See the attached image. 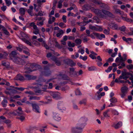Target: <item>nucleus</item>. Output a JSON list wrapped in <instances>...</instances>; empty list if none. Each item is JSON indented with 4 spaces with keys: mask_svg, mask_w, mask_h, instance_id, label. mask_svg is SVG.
<instances>
[{
    "mask_svg": "<svg viewBox=\"0 0 133 133\" xmlns=\"http://www.w3.org/2000/svg\"><path fill=\"white\" fill-rule=\"evenodd\" d=\"M94 12L97 16L99 18H103L105 17L104 15L113 18L115 17V16L111 13L105 10L102 9L101 10L98 9H95L94 10Z\"/></svg>",
    "mask_w": 133,
    "mask_h": 133,
    "instance_id": "f257e3e1",
    "label": "nucleus"
},
{
    "mask_svg": "<svg viewBox=\"0 0 133 133\" xmlns=\"http://www.w3.org/2000/svg\"><path fill=\"white\" fill-rule=\"evenodd\" d=\"M35 67L40 69L41 68V66L36 63H31L28 62L25 65L24 69L26 70H29L30 69H33Z\"/></svg>",
    "mask_w": 133,
    "mask_h": 133,
    "instance_id": "f03ea898",
    "label": "nucleus"
},
{
    "mask_svg": "<svg viewBox=\"0 0 133 133\" xmlns=\"http://www.w3.org/2000/svg\"><path fill=\"white\" fill-rule=\"evenodd\" d=\"M12 59L14 63L20 65H23L25 63V61L20 58H14Z\"/></svg>",
    "mask_w": 133,
    "mask_h": 133,
    "instance_id": "7ed1b4c3",
    "label": "nucleus"
},
{
    "mask_svg": "<svg viewBox=\"0 0 133 133\" xmlns=\"http://www.w3.org/2000/svg\"><path fill=\"white\" fill-rule=\"evenodd\" d=\"M63 61L64 64L71 67L75 66L76 65V63L74 62L71 59H66L63 60Z\"/></svg>",
    "mask_w": 133,
    "mask_h": 133,
    "instance_id": "20e7f679",
    "label": "nucleus"
},
{
    "mask_svg": "<svg viewBox=\"0 0 133 133\" xmlns=\"http://www.w3.org/2000/svg\"><path fill=\"white\" fill-rule=\"evenodd\" d=\"M50 93L51 95L54 98H57V99H60L61 98L60 96V94L58 92L53 91H50Z\"/></svg>",
    "mask_w": 133,
    "mask_h": 133,
    "instance_id": "39448f33",
    "label": "nucleus"
},
{
    "mask_svg": "<svg viewBox=\"0 0 133 133\" xmlns=\"http://www.w3.org/2000/svg\"><path fill=\"white\" fill-rule=\"evenodd\" d=\"M24 76L25 80L28 81L36 79L37 77L36 76L31 75L29 74H25Z\"/></svg>",
    "mask_w": 133,
    "mask_h": 133,
    "instance_id": "423d86ee",
    "label": "nucleus"
},
{
    "mask_svg": "<svg viewBox=\"0 0 133 133\" xmlns=\"http://www.w3.org/2000/svg\"><path fill=\"white\" fill-rule=\"evenodd\" d=\"M42 73L45 76H48L50 75L51 71L49 68L47 66H45L44 68V71L42 72Z\"/></svg>",
    "mask_w": 133,
    "mask_h": 133,
    "instance_id": "0eeeda50",
    "label": "nucleus"
},
{
    "mask_svg": "<svg viewBox=\"0 0 133 133\" xmlns=\"http://www.w3.org/2000/svg\"><path fill=\"white\" fill-rule=\"evenodd\" d=\"M83 128L81 127H76L72 129V131L73 133H81Z\"/></svg>",
    "mask_w": 133,
    "mask_h": 133,
    "instance_id": "6e6552de",
    "label": "nucleus"
},
{
    "mask_svg": "<svg viewBox=\"0 0 133 133\" xmlns=\"http://www.w3.org/2000/svg\"><path fill=\"white\" fill-rule=\"evenodd\" d=\"M32 107L33 110L35 112L37 113H39V107L38 105L36 103H34L32 104Z\"/></svg>",
    "mask_w": 133,
    "mask_h": 133,
    "instance_id": "1a4fd4ad",
    "label": "nucleus"
},
{
    "mask_svg": "<svg viewBox=\"0 0 133 133\" xmlns=\"http://www.w3.org/2000/svg\"><path fill=\"white\" fill-rule=\"evenodd\" d=\"M15 79L17 80L23 81L25 80V78L21 74H17L15 78Z\"/></svg>",
    "mask_w": 133,
    "mask_h": 133,
    "instance_id": "9d476101",
    "label": "nucleus"
},
{
    "mask_svg": "<svg viewBox=\"0 0 133 133\" xmlns=\"http://www.w3.org/2000/svg\"><path fill=\"white\" fill-rule=\"evenodd\" d=\"M109 27L112 29L117 30L118 28V26L117 24L113 23H110L108 25Z\"/></svg>",
    "mask_w": 133,
    "mask_h": 133,
    "instance_id": "9b49d317",
    "label": "nucleus"
},
{
    "mask_svg": "<svg viewBox=\"0 0 133 133\" xmlns=\"http://www.w3.org/2000/svg\"><path fill=\"white\" fill-rule=\"evenodd\" d=\"M52 59L55 62L56 65L58 66H59L61 65V63L60 61L57 60V58L55 57H54L52 58Z\"/></svg>",
    "mask_w": 133,
    "mask_h": 133,
    "instance_id": "f8f14e48",
    "label": "nucleus"
},
{
    "mask_svg": "<svg viewBox=\"0 0 133 133\" xmlns=\"http://www.w3.org/2000/svg\"><path fill=\"white\" fill-rule=\"evenodd\" d=\"M100 4V6L101 8L106 10H109L110 7L107 5L102 3H101Z\"/></svg>",
    "mask_w": 133,
    "mask_h": 133,
    "instance_id": "ddd939ff",
    "label": "nucleus"
},
{
    "mask_svg": "<svg viewBox=\"0 0 133 133\" xmlns=\"http://www.w3.org/2000/svg\"><path fill=\"white\" fill-rule=\"evenodd\" d=\"M8 102V101L5 98L2 101L1 103V104L2 105L3 107H6Z\"/></svg>",
    "mask_w": 133,
    "mask_h": 133,
    "instance_id": "4468645a",
    "label": "nucleus"
},
{
    "mask_svg": "<svg viewBox=\"0 0 133 133\" xmlns=\"http://www.w3.org/2000/svg\"><path fill=\"white\" fill-rule=\"evenodd\" d=\"M9 55L11 57H13V58H16V57L17 55V53L15 51H12L10 54Z\"/></svg>",
    "mask_w": 133,
    "mask_h": 133,
    "instance_id": "2eb2a0df",
    "label": "nucleus"
},
{
    "mask_svg": "<svg viewBox=\"0 0 133 133\" xmlns=\"http://www.w3.org/2000/svg\"><path fill=\"white\" fill-rule=\"evenodd\" d=\"M6 89L7 90H9L10 91V93L11 94H15L17 93V91L15 89H12L10 88H6Z\"/></svg>",
    "mask_w": 133,
    "mask_h": 133,
    "instance_id": "dca6fc26",
    "label": "nucleus"
},
{
    "mask_svg": "<svg viewBox=\"0 0 133 133\" xmlns=\"http://www.w3.org/2000/svg\"><path fill=\"white\" fill-rule=\"evenodd\" d=\"M19 13L21 16H23L25 14V10L24 8H21L19 9Z\"/></svg>",
    "mask_w": 133,
    "mask_h": 133,
    "instance_id": "f3484780",
    "label": "nucleus"
},
{
    "mask_svg": "<svg viewBox=\"0 0 133 133\" xmlns=\"http://www.w3.org/2000/svg\"><path fill=\"white\" fill-rule=\"evenodd\" d=\"M28 97H30L29 99L30 100H39L40 99V98L39 97H37L36 96H29Z\"/></svg>",
    "mask_w": 133,
    "mask_h": 133,
    "instance_id": "a211bd4d",
    "label": "nucleus"
},
{
    "mask_svg": "<svg viewBox=\"0 0 133 133\" xmlns=\"http://www.w3.org/2000/svg\"><path fill=\"white\" fill-rule=\"evenodd\" d=\"M128 89V88L126 86H125L122 87L121 88V90L122 92L127 93V92Z\"/></svg>",
    "mask_w": 133,
    "mask_h": 133,
    "instance_id": "6ab92c4d",
    "label": "nucleus"
},
{
    "mask_svg": "<svg viewBox=\"0 0 133 133\" xmlns=\"http://www.w3.org/2000/svg\"><path fill=\"white\" fill-rule=\"evenodd\" d=\"M58 108L61 110H65V108L64 107V105L62 104H59L58 105Z\"/></svg>",
    "mask_w": 133,
    "mask_h": 133,
    "instance_id": "aec40b11",
    "label": "nucleus"
},
{
    "mask_svg": "<svg viewBox=\"0 0 133 133\" xmlns=\"http://www.w3.org/2000/svg\"><path fill=\"white\" fill-rule=\"evenodd\" d=\"M62 78L64 80H70L69 78L65 74H63L61 75Z\"/></svg>",
    "mask_w": 133,
    "mask_h": 133,
    "instance_id": "412c9836",
    "label": "nucleus"
},
{
    "mask_svg": "<svg viewBox=\"0 0 133 133\" xmlns=\"http://www.w3.org/2000/svg\"><path fill=\"white\" fill-rule=\"evenodd\" d=\"M122 125V122H119L115 125L114 127L115 129H117L121 127Z\"/></svg>",
    "mask_w": 133,
    "mask_h": 133,
    "instance_id": "4be33fe9",
    "label": "nucleus"
},
{
    "mask_svg": "<svg viewBox=\"0 0 133 133\" xmlns=\"http://www.w3.org/2000/svg\"><path fill=\"white\" fill-rule=\"evenodd\" d=\"M54 118L55 120L58 121H59L61 119V118L57 114H56L54 117Z\"/></svg>",
    "mask_w": 133,
    "mask_h": 133,
    "instance_id": "5701e85b",
    "label": "nucleus"
},
{
    "mask_svg": "<svg viewBox=\"0 0 133 133\" xmlns=\"http://www.w3.org/2000/svg\"><path fill=\"white\" fill-rule=\"evenodd\" d=\"M110 29L109 27H108L107 29H104L103 31V32L106 35H108L110 33Z\"/></svg>",
    "mask_w": 133,
    "mask_h": 133,
    "instance_id": "b1692460",
    "label": "nucleus"
},
{
    "mask_svg": "<svg viewBox=\"0 0 133 133\" xmlns=\"http://www.w3.org/2000/svg\"><path fill=\"white\" fill-rule=\"evenodd\" d=\"M110 101L112 103H115L117 102V99L115 97L111 98L110 100Z\"/></svg>",
    "mask_w": 133,
    "mask_h": 133,
    "instance_id": "393cba45",
    "label": "nucleus"
},
{
    "mask_svg": "<svg viewBox=\"0 0 133 133\" xmlns=\"http://www.w3.org/2000/svg\"><path fill=\"white\" fill-rule=\"evenodd\" d=\"M2 65L6 68H8L9 66V64H7L6 62L4 61H2Z\"/></svg>",
    "mask_w": 133,
    "mask_h": 133,
    "instance_id": "a878e982",
    "label": "nucleus"
},
{
    "mask_svg": "<svg viewBox=\"0 0 133 133\" xmlns=\"http://www.w3.org/2000/svg\"><path fill=\"white\" fill-rule=\"evenodd\" d=\"M75 42L77 44L79 45L81 43L82 41L80 39L77 38L75 40Z\"/></svg>",
    "mask_w": 133,
    "mask_h": 133,
    "instance_id": "bb28decb",
    "label": "nucleus"
},
{
    "mask_svg": "<svg viewBox=\"0 0 133 133\" xmlns=\"http://www.w3.org/2000/svg\"><path fill=\"white\" fill-rule=\"evenodd\" d=\"M55 42L56 44L55 45V46L56 47H57L58 49H61L63 47L62 46V45H60L59 44L57 41H55Z\"/></svg>",
    "mask_w": 133,
    "mask_h": 133,
    "instance_id": "cd10ccee",
    "label": "nucleus"
},
{
    "mask_svg": "<svg viewBox=\"0 0 133 133\" xmlns=\"http://www.w3.org/2000/svg\"><path fill=\"white\" fill-rule=\"evenodd\" d=\"M3 29H2V30L3 31L4 34L6 35H10L9 32L5 28V27H3Z\"/></svg>",
    "mask_w": 133,
    "mask_h": 133,
    "instance_id": "c85d7f7f",
    "label": "nucleus"
},
{
    "mask_svg": "<svg viewBox=\"0 0 133 133\" xmlns=\"http://www.w3.org/2000/svg\"><path fill=\"white\" fill-rule=\"evenodd\" d=\"M69 73L70 75L71 76H74L75 75H77V72H76V71L73 72H70Z\"/></svg>",
    "mask_w": 133,
    "mask_h": 133,
    "instance_id": "c756f323",
    "label": "nucleus"
},
{
    "mask_svg": "<svg viewBox=\"0 0 133 133\" xmlns=\"http://www.w3.org/2000/svg\"><path fill=\"white\" fill-rule=\"evenodd\" d=\"M122 75L123 76H127L128 75H131V74L129 72H124L123 71H121Z\"/></svg>",
    "mask_w": 133,
    "mask_h": 133,
    "instance_id": "7c9ffc66",
    "label": "nucleus"
},
{
    "mask_svg": "<svg viewBox=\"0 0 133 133\" xmlns=\"http://www.w3.org/2000/svg\"><path fill=\"white\" fill-rule=\"evenodd\" d=\"M20 34L21 36L23 37L27 38L28 37V35L25 34L23 32H21Z\"/></svg>",
    "mask_w": 133,
    "mask_h": 133,
    "instance_id": "2f4dec72",
    "label": "nucleus"
},
{
    "mask_svg": "<svg viewBox=\"0 0 133 133\" xmlns=\"http://www.w3.org/2000/svg\"><path fill=\"white\" fill-rule=\"evenodd\" d=\"M17 113V115L20 116L21 115H22L23 114V111H20L18 110H15Z\"/></svg>",
    "mask_w": 133,
    "mask_h": 133,
    "instance_id": "473e14b6",
    "label": "nucleus"
},
{
    "mask_svg": "<svg viewBox=\"0 0 133 133\" xmlns=\"http://www.w3.org/2000/svg\"><path fill=\"white\" fill-rule=\"evenodd\" d=\"M112 66H110L107 69L105 70V72H110L112 69Z\"/></svg>",
    "mask_w": 133,
    "mask_h": 133,
    "instance_id": "72a5a7b5",
    "label": "nucleus"
},
{
    "mask_svg": "<svg viewBox=\"0 0 133 133\" xmlns=\"http://www.w3.org/2000/svg\"><path fill=\"white\" fill-rule=\"evenodd\" d=\"M79 58L82 59L84 61H85L87 59V56H84V57H83L82 56H80Z\"/></svg>",
    "mask_w": 133,
    "mask_h": 133,
    "instance_id": "f704fd0d",
    "label": "nucleus"
},
{
    "mask_svg": "<svg viewBox=\"0 0 133 133\" xmlns=\"http://www.w3.org/2000/svg\"><path fill=\"white\" fill-rule=\"evenodd\" d=\"M68 45L69 47H74L75 46V44L74 43H71L70 41L68 42Z\"/></svg>",
    "mask_w": 133,
    "mask_h": 133,
    "instance_id": "c9c22d12",
    "label": "nucleus"
},
{
    "mask_svg": "<svg viewBox=\"0 0 133 133\" xmlns=\"http://www.w3.org/2000/svg\"><path fill=\"white\" fill-rule=\"evenodd\" d=\"M72 6L73 7H71L69 8H67V10H73L74 9V8H75V7H76L75 5L74 4H72Z\"/></svg>",
    "mask_w": 133,
    "mask_h": 133,
    "instance_id": "e433bc0d",
    "label": "nucleus"
},
{
    "mask_svg": "<svg viewBox=\"0 0 133 133\" xmlns=\"http://www.w3.org/2000/svg\"><path fill=\"white\" fill-rule=\"evenodd\" d=\"M126 67L129 70L133 68V65L130 64L129 65H127L126 66Z\"/></svg>",
    "mask_w": 133,
    "mask_h": 133,
    "instance_id": "4c0bfd02",
    "label": "nucleus"
},
{
    "mask_svg": "<svg viewBox=\"0 0 133 133\" xmlns=\"http://www.w3.org/2000/svg\"><path fill=\"white\" fill-rule=\"evenodd\" d=\"M76 94L77 95H81L82 94L78 89H77L76 91Z\"/></svg>",
    "mask_w": 133,
    "mask_h": 133,
    "instance_id": "58836bf2",
    "label": "nucleus"
},
{
    "mask_svg": "<svg viewBox=\"0 0 133 133\" xmlns=\"http://www.w3.org/2000/svg\"><path fill=\"white\" fill-rule=\"evenodd\" d=\"M15 89L17 90H18L21 91H23L25 89V88H23L22 87L18 88L17 87H15Z\"/></svg>",
    "mask_w": 133,
    "mask_h": 133,
    "instance_id": "ea45409f",
    "label": "nucleus"
},
{
    "mask_svg": "<svg viewBox=\"0 0 133 133\" xmlns=\"http://www.w3.org/2000/svg\"><path fill=\"white\" fill-rule=\"evenodd\" d=\"M93 34H94L99 39H102V38H101L100 37V35L99 34L96 33H93Z\"/></svg>",
    "mask_w": 133,
    "mask_h": 133,
    "instance_id": "a19ab883",
    "label": "nucleus"
},
{
    "mask_svg": "<svg viewBox=\"0 0 133 133\" xmlns=\"http://www.w3.org/2000/svg\"><path fill=\"white\" fill-rule=\"evenodd\" d=\"M125 27L124 26H123L121 27H120L119 28V29L120 30L122 31H124L125 30Z\"/></svg>",
    "mask_w": 133,
    "mask_h": 133,
    "instance_id": "79ce46f5",
    "label": "nucleus"
},
{
    "mask_svg": "<svg viewBox=\"0 0 133 133\" xmlns=\"http://www.w3.org/2000/svg\"><path fill=\"white\" fill-rule=\"evenodd\" d=\"M96 68L94 66L89 67L88 68V70L89 71H93L96 70Z\"/></svg>",
    "mask_w": 133,
    "mask_h": 133,
    "instance_id": "37998d69",
    "label": "nucleus"
},
{
    "mask_svg": "<svg viewBox=\"0 0 133 133\" xmlns=\"http://www.w3.org/2000/svg\"><path fill=\"white\" fill-rule=\"evenodd\" d=\"M17 118L20 119L22 121L24 120L25 118L24 116H21L20 117H17Z\"/></svg>",
    "mask_w": 133,
    "mask_h": 133,
    "instance_id": "c03bdc74",
    "label": "nucleus"
},
{
    "mask_svg": "<svg viewBox=\"0 0 133 133\" xmlns=\"http://www.w3.org/2000/svg\"><path fill=\"white\" fill-rule=\"evenodd\" d=\"M25 93L26 94H28L30 95H34L35 94L33 92L31 91H25Z\"/></svg>",
    "mask_w": 133,
    "mask_h": 133,
    "instance_id": "a18cd8bd",
    "label": "nucleus"
},
{
    "mask_svg": "<svg viewBox=\"0 0 133 133\" xmlns=\"http://www.w3.org/2000/svg\"><path fill=\"white\" fill-rule=\"evenodd\" d=\"M5 3L6 4H7V5L9 6V5L11 4V2L10 1V0H5Z\"/></svg>",
    "mask_w": 133,
    "mask_h": 133,
    "instance_id": "49530a36",
    "label": "nucleus"
},
{
    "mask_svg": "<svg viewBox=\"0 0 133 133\" xmlns=\"http://www.w3.org/2000/svg\"><path fill=\"white\" fill-rule=\"evenodd\" d=\"M66 16L64 15H63L62 16V19L63 21L65 23L66 22Z\"/></svg>",
    "mask_w": 133,
    "mask_h": 133,
    "instance_id": "de8ad7c7",
    "label": "nucleus"
},
{
    "mask_svg": "<svg viewBox=\"0 0 133 133\" xmlns=\"http://www.w3.org/2000/svg\"><path fill=\"white\" fill-rule=\"evenodd\" d=\"M115 11L116 13H119L120 15L121 14V10L115 8Z\"/></svg>",
    "mask_w": 133,
    "mask_h": 133,
    "instance_id": "09e8293b",
    "label": "nucleus"
},
{
    "mask_svg": "<svg viewBox=\"0 0 133 133\" xmlns=\"http://www.w3.org/2000/svg\"><path fill=\"white\" fill-rule=\"evenodd\" d=\"M23 47H22V46H20L19 47H17V50L21 52V51H22V50L23 49Z\"/></svg>",
    "mask_w": 133,
    "mask_h": 133,
    "instance_id": "8fccbe9b",
    "label": "nucleus"
},
{
    "mask_svg": "<svg viewBox=\"0 0 133 133\" xmlns=\"http://www.w3.org/2000/svg\"><path fill=\"white\" fill-rule=\"evenodd\" d=\"M27 12L31 16H32L33 15L32 11L31 10H30V9H28L27 10Z\"/></svg>",
    "mask_w": 133,
    "mask_h": 133,
    "instance_id": "3c124183",
    "label": "nucleus"
},
{
    "mask_svg": "<svg viewBox=\"0 0 133 133\" xmlns=\"http://www.w3.org/2000/svg\"><path fill=\"white\" fill-rule=\"evenodd\" d=\"M47 86L46 85H42V89L44 91H45L47 89Z\"/></svg>",
    "mask_w": 133,
    "mask_h": 133,
    "instance_id": "603ef678",
    "label": "nucleus"
},
{
    "mask_svg": "<svg viewBox=\"0 0 133 133\" xmlns=\"http://www.w3.org/2000/svg\"><path fill=\"white\" fill-rule=\"evenodd\" d=\"M89 57L92 59H96V57L94 55L92 54H90L89 55Z\"/></svg>",
    "mask_w": 133,
    "mask_h": 133,
    "instance_id": "864d4df0",
    "label": "nucleus"
},
{
    "mask_svg": "<svg viewBox=\"0 0 133 133\" xmlns=\"http://www.w3.org/2000/svg\"><path fill=\"white\" fill-rule=\"evenodd\" d=\"M82 18H83L84 23H86V22L88 20V18L87 17H82Z\"/></svg>",
    "mask_w": 133,
    "mask_h": 133,
    "instance_id": "5fc2aeb1",
    "label": "nucleus"
},
{
    "mask_svg": "<svg viewBox=\"0 0 133 133\" xmlns=\"http://www.w3.org/2000/svg\"><path fill=\"white\" fill-rule=\"evenodd\" d=\"M7 8L6 6L5 5H4L1 7V10L3 11H5Z\"/></svg>",
    "mask_w": 133,
    "mask_h": 133,
    "instance_id": "6e6d98bb",
    "label": "nucleus"
},
{
    "mask_svg": "<svg viewBox=\"0 0 133 133\" xmlns=\"http://www.w3.org/2000/svg\"><path fill=\"white\" fill-rule=\"evenodd\" d=\"M79 103L80 104H83L85 105L86 104L85 101L84 100H83L80 101L79 102Z\"/></svg>",
    "mask_w": 133,
    "mask_h": 133,
    "instance_id": "4d7b16f0",
    "label": "nucleus"
},
{
    "mask_svg": "<svg viewBox=\"0 0 133 133\" xmlns=\"http://www.w3.org/2000/svg\"><path fill=\"white\" fill-rule=\"evenodd\" d=\"M83 72L82 70H80L78 72H77V75H81L83 74Z\"/></svg>",
    "mask_w": 133,
    "mask_h": 133,
    "instance_id": "13d9d810",
    "label": "nucleus"
},
{
    "mask_svg": "<svg viewBox=\"0 0 133 133\" xmlns=\"http://www.w3.org/2000/svg\"><path fill=\"white\" fill-rule=\"evenodd\" d=\"M23 52L24 53L28 55V56H30V53L28 51L24 50L23 51Z\"/></svg>",
    "mask_w": 133,
    "mask_h": 133,
    "instance_id": "bf43d9fd",
    "label": "nucleus"
},
{
    "mask_svg": "<svg viewBox=\"0 0 133 133\" xmlns=\"http://www.w3.org/2000/svg\"><path fill=\"white\" fill-rule=\"evenodd\" d=\"M93 2L96 4H100L101 3V2H99L97 0H94L93 1Z\"/></svg>",
    "mask_w": 133,
    "mask_h": 133,
    "instance_id": "052dcab7",
    "label": "nucleus"
},
{
    "mask_svg": "<svg viewBox=\"0 0 133 133\" xmlns=\"http://www.w3.org/2000/svg\"><path fill=\"white\" fill-rule=\"evenodd\" d=\"M95 26H92L91 25H90L89 26V28L90 29L94 30H95Z\"/></svg>",
    "mask_w": 133,
    "mask_h": 133,
    "instance_id": "680f3d73",
    "label": "nucleus"
},
{
    "mask_svg": "<svg viewBox=\"0 0 133 133\" xmlns=\"http://www.w3.org/2000/svg\"><path fill=\"white\" fill-rule=\"evenodd\" d=\"M127 94V93H125L124 92H121V97L122 98H123L125 96H126V94Z\"/></svg>",
    "mask_w": 133,
    "mask_h": 133,
    "instance_id": "e2e57ef3",
    "label": "nucleus"
},
{
    "mask_svg": "<svg viewBox=\"0 0 133 133\" xmlns=\"http://www.w3.org/2000/svg\"><path fill=\"white\" fill-rule=\"evenodd\" d=\"M97 64L98 66H101L103 64V63L101 62V61H99L97 62Z\"/></svg>",
    "mask_w": 133,
    "mask_h": 133,
    "instance_id": "0e129e2a",
    "label": "nucleus"
},
{
    "mask_svg": "<svg viewBox=\"0 0 133 133\" xmlns=\"http://www.w3.org/2000/svg\"><path fill=\"white\" fill-rule=\"evenodd\" d=\"M10 113L11 114L13 115L14 116L17 115V113L15 111L10 112Z\"/></svg>",
    "mask_w": 133,
    "mask_h": 133,
    "instance_id": "69168bd1",
    "label": "nucleus"
},
{
    "mask_svg": "<svg viewBox=\"0 0 133 133\" xmlns=\"http://www.w3.org/2000/svg\"><path fill=\"white\" fill-rule=\"evenodd\" d=\"M34 91L36 93H41V90H34Z\"/></svg>",
    "mask_w": 133,
    "mask_h": 133,
    "instance_id": "338daca9",
    "label": "nucleus"
},
{
    "mask_svg": "<svg viewBox=\"0 0 133 133\" xmlns=\"http://www.w3.org/2000/svg\"><path fill=\"white\" fill-rule=\"evenodd\" d=\"M126 21L128 22H133V20H132L131 19H129L127 17Z\"/></svg>",
    "mask_w": 133,
    "mask_h": 133,
    "instance_id": "774afa93",
    "label": "nucleus"
}]
</instances>
